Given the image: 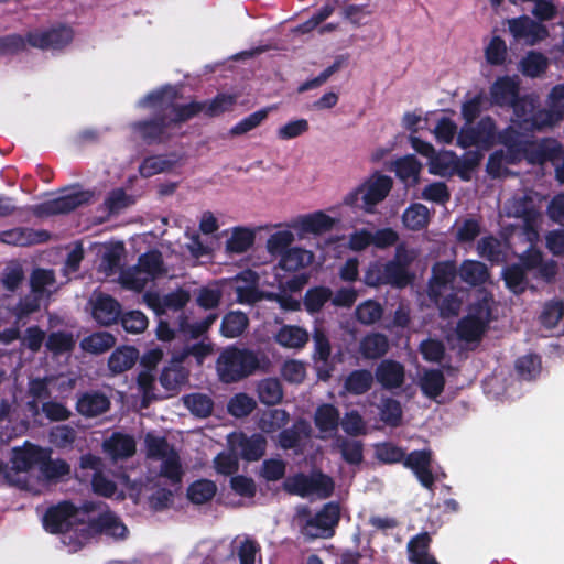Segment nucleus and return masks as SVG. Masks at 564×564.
<instances>
[{"mask_svg":"<svg viewBox=\"0 0 564 564\" xmlns=\"http://www.w3.org/2000/svg\"><path fill=\"white\" fill-rule=\"evenodd\" d=\"M311 425L304 420L297 421L292 429L284 430L279 435V445L284 449L299 448L311 436Z\"/></svg>","mask_w":564,"mask_h":564,"instance_id":"obj_38","label":"nucleus"},{"mask_svg":"<svg viewBox=\"0 0 564 564\" xmlns=\"http://www.w3.org/2000/svg\"><path fill=\"white\" fill-rule=\"evenodd\" d=\"M259 366L256 352L236 347L225 349L216 362L218 377L225 383L236 382L250 376Z\"/></svg>","mask_w":564,"mask_h":564,"instance_id":"obj_9","label":"nucleus"},{"mask_svg":"<svg viewBox=\"0 0 564 564\" xmlns=\"http://www.w3.org/2000/svg\"><path fill=\"white\" fill-rule=\"evenodd\" d=\"M258 395L264 404H276L283 397L280 382L272 378L261 380L258 384Z\"/></svg>","mask_w":564,"mask_h":564,"instance_id":"obj_60","label":"nucleus"},{"mask_svg":"<svg viewBox=\"0 0 564 564\" xmlns=\"http://www.w3.org/2000/svg\"><path fill=\"white\" fill-rule=\"evenodd\" d=\"M458 133L457 124L447 117L440 118L433 129V134L437 142L444 144H451L455 138L457 139Z\"/></svg>","mask_w":564,"mask_h":564,"instance_id":"obj_64","label":"nucleus"},{"mask_svg":"<svg viewBox=\"0 0 564 564\" xmlns=\"http://www.w3.org/2000/svg\"><path fill=\"white\" fill-rule=\"evenodd\" d=\"M380 419L387 425L398 426L402 420V408L399 401L392 398H382L378 405Z\"/></svg>","mask_w":564,"mask_h":564,"instance_id":"obj_58","label":"nucleus"},{"mask_svg":"<svg viewBox=\"0 0 564 564\" xmlns=\"http://www.w3.org/2000/svg\"><path fill=\"white\" fill-rule=\"evenodd\" d=\"M315 260L313 251L302 247L291 248L279 259L278 267L288 272H297L310 267Z\"/></svg>","mask_w":564,"mask_h":564,"instance_id":"obj_35","label":"nucleus"},{"mask_svg":"<svg viewBox=\"0 0 564 564\" xmlns=\"http://www.w3.org/2000/svg\"><path fill=\"white\" fill-rule=\"evenodd\" d=\"M87 528L89 532V539L91 538L93 533L99 532L113 539L123 540L127 538L129 532L128 528L120 520V518L111 511H106L99 514L97 519H91L87 516Z\"/></svg>","mask_w":564,"mask_h":564,"instance_id":"obj_22","label":"nucleus"},{"mask_svg":"<svg viewBox=\"0 0 564 564\" xmlns=\"http://www.w3.org/2000/svg\"><path fill=\"white\" fill-rule=\"evenodd\" d=\"M389 343L382 334H370L360 343V352L365 358H378L388 350Z\"/></svg>","mask_w":564,"mask_h":564,"instance_id":"obj_52","label":"nucleus"},{"mask_svg":"<svg viewBox=\"0 0 564 564\" xmlns=\"http://www.w3.org/2000/svg\"><path fill=\"white\" fill-rule=\"evenodd\" d=\"M540 200L535 193L530 192L509 199L503 207L507 216L522 220L521 229L516 231L512 238H523L529 243L528 249L520 256V263L503 270L506 285L516 294L522 293L531 285V278L549 282L556 274L555 261L545 260L542 252L535 248L542 223Z\"/></svg>","mask_w":564,"mask_h":564,"instance_id":"obj_2","label":"nucleus"},{"mask_svg":"<svg viewBox=\"0 0 564 564\" xmlns=\"http://www.w3.org/2000/svg\"><path fill=\"white\" fill-rule=\"evenodd\" d=\"M332 297V290L326 286L310 289L304 299V305L308 313L319 312L324 304Z\"/></svg>","mask_w":564,"mask_h":564,"instance_id":"obj_62","label":"nucleus"},{"mask_svg":"<svg viewBox=\"0 0 564 564\" xmlns=\"http://www.w3.org/2000/svg\"><path fill=\"white\" fill-rule=\"evenodd\" d=\"M547 109L535 111L529 116L527 131L540 130L551 127L562 120L564 116V84L555 86L549 95Z\"/></svg>","mask_w":564,"mask_h":564,"instance_id":"obj_16","label":"nucleus"},{"mask_svg":"<svg viewBox=\"0 0 564 564\" xmlns=\"http://www.w3.org/2000/svg\"><path fill=\"white\" fill-rule=\"evenodd\" d=\"M139 359V351L130 346L117 348L108 359V367L112 373H121L134 366Z\"/></svg>","mask_w":564,"mask_h":564,"instance_id":"obj_41","label":"nucleus"},{"mask_svg":"<svg viewBox=\"0 0 564 564\" xmlns=\"http://www.w3.org/2000/svg\"><path fill=\"white\" fill-rule=\"evenodd\" d=\"M431 456L430 451H414L404 459V466L412 469L420 482L426 488H431L434 482Z\"/></svg>","mask_w":564,"mask_h":564,"instance_id":"obj_30","label":"nucleus"},{"mask_svg":"<svg viewBox=\"0 0 564 564\" xmlns=\"http://www.w3.org/2000/svg\"><path fill=\"white\" fill-rule=\"evenodd\" d=\"M258 276L251 270H246L234 278L230 285L236 294L237 302L241 304H252L261 299L257 290Z\"/></svg>","mask_w":564,"mask_h":564,"instance_id":"obj_28","label":"nucleus"},{"mask_svg":"<svg viewBox=\"0 0 564 564\" xmlns=\"http://www.w3.org/2000/svg\"><path fill=\"white\" fill-rule=\"evenodd\" d=\"M422 170V164L414 155H405L394 162L397 176L405 184H416Z\"/></svg>","mask_w":564,"mask_h":564,"instance_id":"obj_44","label":"nucleus"},{"mask_svg":"<svg viewBox=\"0 0 564 564\" xmlns=\"http://www.w3.org/2000/svg\"><path fill=\"white\" fill-rule=\"evenodd\" d=\"M122 477H128L122 474L118 476V482L111 479L105 473H95L91 478V487L95 494L105 498L115 500H123L127 496L129 497V488L122 481Z\"/></svg>","mask_w":564,"mask_h":564,"instance_id":"obj_27","label":"nucleus"},{"mask_svg":"<svg viewBox=\"0 0 564 564\" xmlns=\"http://www.w3.org/2000/svg\"><path fill=\"white\" fill-rule=\"evenodd\" d=\"M230 451L247 460H258L265 451L267 441L261 434L248 436L243 433H231L228 436Z\"/></svg>","mask_w":564,"mask_h":564,"instance_id":"obj_19","label":"nucleus"},{"mask_svg":"<svg viewBox=\"0 0 564 564\" xmlns=\"http://www.w3.org/2000/svg\"><path fill=\"white\" fill-rule=\"evenodd\" d=\"M459 276L463 281L471 285H479L487 281V267L478 261L466 260L459 269Z\"/></svg>","mask_w":564,"mask_h":564,"instance_id":"obj_47","label":"nucleus"},{"mask_svg":"<svg viewBox=\"0 0 564 564\" xmlns=\"http://www.w3.org/2000/svg\"><path fill=\"white\" fill-rule=\"evenodd\" d=\"M373 382V376L368 370H355L345 380L344 390L351 394H364Z\"/></svg>","mask_w":564,"mask_h":564,"instance_id":"obj_49","label":"nucleus"},{"mask_svg":"<svg viewBox=\"0 0 564 564\" xmlns=\"http://www.w3.org/2000/svg\"><path fill=\"white\" fill-rule=\"evenodd\" d=\"M48 456H51V451L32 444H25L22 448L13 451L12 464L17 470L26 471L34 466L40 468L41 464Z\"/></svg>","mask_w":564,"mask_h":564,"instance_id":"obj_29","label":"nucleus"},{"mask_svg":"<svg viewBox=\"0 0 564 564\" xmlns=\"http://www.w3.org/2000/svg\"><path fill=\"white\" fill-rule=\"evenodd\" d=\"M215 494L216 485L205 479L193 482L187 490L189 500L197 505L209 501Z\"/></svg>","mask_w":564,"mask_h":564,"instance_id":"obj_63","label":"nucleus"},{"mask_svg":"<svg viewBox=\"0 0 564 564\" xmlns=\"http://www.w3.org/2000/svg\"><path fill=\"white\" fill-rule=\"evenodd\" d=\"M90 306L94 319L102 326L116 323L121 312L120 304L113 297L102 293L91 296Z\"/></svg>","mask_w":564,"mask_h":564,"instance_id":"obj_25","label":"nucleus"},{"mask_svg":"<svg viewBox=\"0 0 564 564\" xmlns=\"http://www.w3.org/2000/svg\"><path fill=\"white\" fill-rule=\"evenodd\" d=\"M249 324L247 315L242 312H230L223 318L221 334L227 338L240 336Z\"/></svg>","mask_w":564,"mask_h":564,"instance_id":"obj_51","label":"nucleus"},{"mask_svg":"<svg viewBox=\"0 0 564 564\" xmlns=\"http://www.w3.org/2000/svg\"><path fill=\"white\" fill-rule=\"evenodd\" d=\"M236 95L219 94L208 102H178V90L175 86H163L147 94L137 106L142 109L162 112V117L150 121H138L132 124L137 138L147 142L165 141L180 132L182 123L197 113L209 117L230 111L236 104Z\"/></svg>","mask_w":564,"mask_h":564,"instance_id":"obj_1","label":"nucleus"},{"mask_svg":"<svg viewBox=\"0 0 564 564\" xmlns=\"http://www.w3.org/2000/svg\"><path fill=\"white\" fill-rule=\"evenodd\" d=\"M180 161L176 155L172 156H151L143 161L140 165V173L144 177L153 176L158 173L169 171Z\"/></svg>","mask_w":564,"mask_h":564,"instance_id":"obj_50","label":"nucleus"},{"mask_svg":"<svg viewBox=\"0 0 564 564\" xmlns=\"http://www.w3.org/2000/svg\"><path fill=\"white\" fill-rule=\"evenodd\" d=\"M431 218V213L426 206L420 203L410 205L402 214V223L409 230H421L425 228Z\"/></svg>","mask_w":564,"mask_h":564,"instance_id":"obj_42","label":"nucleus"},{"mask_svg":"<svg viewBox=\"0 0 564 564\" xmlns=\"http://www.w3.org/2000/svg\"><path fill=\"white\" fill-rule=\"evenodd\" d=\"M144 443L148 459L159 463V475L155 479L147 478L145 484L131 481L129 477H122V481L128 486L129 498L134 503H148L153 510H162L170 505L172 492L161 486V479L164 478L171 484L181 481L183 469L180 456L164 437L154 433H148Z\"/></svg>","mask_w":564,"mask_h":564,"instance_id":"obj_3","label":"nucleus"},{"mask_svg":"<svg viewBox=\"0 0 564 564\" xmlns=\"http://www.w3.org/2000/svg\"><path fill=\"white\" fill-rule=\"evenodd\" d=\"M74 37L72 28L57 25L51 29H39L30 32L24 39L21 35H8L0 39V52L15 53L29 44L40 50L57 51L68 45Z\"/></svg>","mask_w":564,"mask_h":564,"instance_id":"obj_7","label":"nucleus"},{"mask_svg":"<svg viewBox=\"0 0 564 564\" xmlns=\"http://www.w3.org/2000/svg\"><path fill=\"white\" fill-rule=\"evenodd\" d=\"M549 65L547 58L536 52H529L520 62V72L528 77H538L543 74Z\"/></svg>","mask_w":564,"mask_h":564,"instance_id":"obj_53","label":"nucleus"},{"mask_svg":"<svg viewBox=\"0 0 564 564\" xmlns=\"http://www.w3.org/2000/svg\"><path fill=\"white\" fill-rule=\"evenodd\" d=\"M95 253L101 258L99 264L100 270L106 274H112L119 265L120 258L123 253V245L121 242L97 243L93 247Z\"/></svg>","mask_w":564,"mask_h":564,"instance_id":"obj_36","label":"nucleus"},{"mask_svg":"<svg viewBox=\"0 0 564 564\" xmlns=\"http://www.w3.org/2000/svg\"><path fill=\"white\" fill-rule=\"evenodd\" d=\"M314 422L321 438L332 437L338 429L339 411L332 404H322L316 409Z\"/></svg>","mask_w":564,"mask_h":564,"instance_id":"obj_34","label":"nucleus"},{"mask_svg":"<svg viewBox=\"0 0 564 564\" xmlns=\"http://www.w3.org/2000/svg\"><path fill=\"white\" fill-rule=\"evenodd\" d=\"M486 102V98L481 91L475 95L467 94L460 108L465 123L474 122V120L485 109Z\"/></svg>","mask_w":564,"mask_h":564,"instance_id":"obj_56","label":"nucleus"},{"mask_svg":"<svg viewBox=\"0 0 564 564\" xmlns=\"http://www.w3.org/2000/svg\"><path fill=\"white\" fill-rule=\"evenodd\" d=\"M455 276L456 268L451 261L436 263L433 268L430 296L440 305L442 315H455L460 308L462 301L456 295L447 294Z\"/></svg>","mask_w":564,"mask_h":564,"instance_id":"obj_10","label":"nucleus"},{"mask_svg":"<svg viewBox=\"0 0 564 564\" xmlns=\"http://www.w3.org/2000/svg\"><path fill=\"white\" fill-rule=\"evenodd\" d=\"M430 536L427 533H422L413 538L409 544V557L415 564H437L436 561L427 554V546Z\"/></svg>","mask_w":564,"mask_h":564,"instance_id":"obj_46","label":"nucleus"},{"mask_svg":"<svg viewBox=\"0 0 564 564\" xmlns=\"http://www.w3.org/2000/svg\"><path fill=\"white\" fill-rule=\"evenodd\" d=\"M411 147L421 155L429 159V172L437 176H447L457 172L460 161L452 151L436 152L434 147L417 137H410Z\"/></svg>","mask_w":564,"mask_h":564,"instance_id":"obj_14","label":"nucleus"},{"mask_svg":"<svg viewBox=\"0 0 564 564\" xmlns=\"http://www.w3.org/2000/svg\"><path fill=\"white\" fill-rule=\"evenodd\" d=\"M108 398L98 392L83 394L77 401V410L85 416H97L109 409Z\"/></svg>","mask_w":564,"mask_h":564,"instance_id":"obj_40","label":"nucleus"},{"mask_svg":"<svg viewBox=\"0 0 564 564\" xmlns=\"http://www.w3.org/2000/svg\"><path fill=\"white\" fill-rule=\"evenodd\" d=\"M508 28L514 39L523 40L531 45L547 35L544 25L527 15L508 20Z\"/></svg>","mask_w":564,"mask_h":564,"instance_id":"obj_23","label":"nucleus"},{"mask_svg":"<svg viewBox=\"0 0 564 564\" xmlns=\"http://www.w3.org/2000/svg\"><path fill=\"white\" fill-rule=\"evenodd\" d=\"M292 228H283L274 231L269 236L265 242V249L272 257L282 258L292 247L295 241V234L291 230Z\"/></svg>","mask_w":564,"mask_h":564,"instance_id":"obj_39","label":"nucleus"},{"mask_svg":"<svg viewBox=\"0 0 564 564\" xmlns=\"http://www.w3.org/2000/svg\"><path fill=\"white\" fill-rule=\"evenodd\" d=\"M513 123L502 132L497 131L496 121L489 117H482L477 123H464L457 137V145L467 149L476 148L475 152L467 153L464 156V163L468 169L476 166L484 152L492 148L497 142L508 147L510 151L509 162L519 160L522 154L516 150L517 143L513 141V134L517 132Z\"/></svg>","mask_w":564,"mask_h":564,"instance_id":"obj_4","label":"nucleus"},{"mask_svg":"<svg viewBox=\"0 0 564 564\" xmlns=\"http://www.w3.org/2000/svg\"><path fill=\"white\" fill-rule=\"evenodd\" d=\"M534 151L528 152L524 155L530 163H542L546 160L553 161L555 165L556 176L561 183H564V150L558 145L555 140L545 139L530 143Z\"/></svg>","mask_w":564,"mask_h":564,"instance_id":"obj_17","label":"nucleus"},{"mask_svg":"<svg viewBox=\"0 0 564 564\" xmlns=\"http://www.w3.org/2000/svg\"><path fill=\"white\" fill-rule=\"evenodd\" d=\"M102 449L112 460L126 459L135 453L137 443L128 434L113 433L104 441Z\"/></svg>","mask_w":564,"mask_h":564,"instance_id":"obj_31","label":"nucleus"},{"mask_svg":"<svg viewBox=\"0 0 564 564\" xmlns=\"http://www.w3.org/2000/svg\"><path fill=\"white\" fill-rule=\"evenodd\" d=\"M336 223L335 218L318 210L299 216L290 224V227L297 232L300 238H304L306 235H319L329 231Z\"/></svg>","mask_w":564,"mask_h":564,"instance_id":"obj_20","label":"nucleus"},{"mask_svg":"<svg viewBox=\"0 0 564 564\" xmlns=\"http://www.w3.org/2000/svg\"><path fill=\"white\" fill-rule=\"evenodd\" d=\"M283 486L288 492L301 497L316 496L318 498H326L334 489L333 480L321 473H313L311 475L297 474L289 477Z\"/></svg>","mask_w":564,"mask_h":564,"instance_id":"obj_15","label":"nucleus"},{"mask_svg":"<svg viewBox=\"0 0 564 564\" xmlns=\"http://www.w3.org/2000/svg\"><path fill=\"white\" fill-rule=\"evenodd\" d=\"M165 273L161 253L152 250L140 256L137 265L121 272L120 283L126 289L141 291L149 282Z\"/></svg>","mask_w":564,"mask_h":564,"instance_id":"obj_11","label":"nucleus"},{"mask_svg":"<svg viewBox=\"0 0 564 564\" xmlns=\"http://www.w3.org/2000/svg\"><path fill=\"white\" fill-rule=\"evenodd\" d=\"M185 406L196 416L206 417L213 411V400L203 393H192L183 399Z\"/></svg>","mask_w":564,"mask_h":564,"instance_id":"obj_61","label":"nucleus"},{"mask_svg":"<svg viewBox=\"0 0 564 564\" xmlns=\"http://www.w3.org/2000/svg\"><path fill=\"white\" fill-rule=\"evenodd\" d=\"M518 95L519 79L517 76H499L489 88L490 105L511 106L513 108L512 123L527 131L529 116L532 115L538 100L533 96L518 98Z\"/></svg>","mask_w":564,"mask_h":564,"instance_id":"obj_6","label":"nucleus"},{"mask_svg":"<svg viewBox=\"0 0 564 564\" xmlns=\"http://www.w3.org/2000/svg\"><path fill=\"white\" fill-rule=\"evenodd\" d=\"M485 58L489 65L501 66L506 63L508 57V47L506 42L499 37L494 36L485 46Z\"/></svg>","mask_w":564,"mask_h":564,"instance_id":"obj_55","label":"nucleus"},{"mask_svg":"<svg viewBox=\"0 0 564 564\" xmlns=\"http://www.w3.org/2000/svg\"><path fill=\"white\" fill-rule=\"evenodd\" d=\"M116 344V337L108 332H97L87 337H85L80 347L83 350L89 354H104L113 347Z\"/></svg>","mask_w":564,"mask_h":564,"instance_id":"obj_45","label":"nucleus"},{"mask_svg":"<svg viewBox=\"0 0 564 564\" xmlns=\"http://www.w3.org/2000/svg\"><path fill=\"white\" fill-rule=\"evenodd\" d=\"M477 250L481 257L500 262L506 259L507 245L492 237H486L478 242Z\"/></svg>","mask_w":564,"mask_h":564,"instance_id":"obj_54","label":"nucleus"},{"mask_svg":"<svg viewBox=\"0 0 564 564\" xmlns=\"http://www.w3.org/2000/svg\"><path fill=\"white\" fill-rule=\"evenodd\" d=\"M90 198L88 192L72 189L57 198L45 202L39 207L41 214H58L68 213L76 207L87 203Z\"/></svg>","mask_w":564,"mask_h":564,"instance_id":"obj_26","label":"nucleus"},{"mask_svg":"<svg viewBox=\"0 0 564 564\" xmlns=\"http://www.w3.org/2000/svg\"><path fill=\"white\" fill-rule=\"evenodd\" d=\"M214 347L210 341L203 340L191 346H186L181 351L172 354V360L182 364L186 357L193 356L198 365L203 364L205 358L213 354Z\"/></svg>","mask_w":564,"mask_h":564,"instance_id":"obj_48","label":"nucleus"},{"mask_svg":"<svg viewBox=\"0 0 564 564\" xmlns=\"http://www.w3.org/2000/svg\"><path fill=\"white\" fill-rule=\"evenodd\" d=\"M256 230L237 226L227 231L225 251L228 254H241L248 251L254 242Z\"/></svg>","mask_w":564,"mask_h":564,"instance_id":"obj_33","label":"nucleus"},{"mask_svg":"<svg viewBox=\"0 0 564 564\" xmlns=\"http://www.w3.org/2000/svg\"><path fill=\"white\" fill-rule=\"evenodd\" d=\"M513 141L517 143L516 150L520 151L522 156L514 162H509L508 159L510 156V151H509L508 147H506V152L505 151H496L495 153H492L490 155L488 164H487V171L490 175H492L495 177H500V176L505 175L506 173H508V169H507L508 165L514 164V163L521 161L522 159L528 160V158L524 155L525 150L528 152L534 151V148L530 147V143H534V141L525 139L523 135L519 134L518 132H516L513 134Z\"/></svg>","mask_w":564,"mask_h":564,"instance_id":"obj_21","label":"nucleus"},{"mask_svg":"<svg viewBox=\"0 0 564 564\" xmlns=\"http://www.w3.org/2000/svg\"><path fill=\"white\" fill-rule=\"evenodd\" d=\"M308 333L305 328L296 325H283L274 335V340L282 347L289 349H301L308 341Z\"/></svg>","mask_w":564,"mask_h":564,"instance_id":"obj_37","label":"nucleus"},{"mask_svg":"<svg viewBox=\"0 0 564 564\" xmlns=\"http://www.w3.org/2000/svg\"><path fill=\"white\" fill-rule=\"evenodd\" d=\"M57 290L54 274L50 270L36 269L31 275V294L17 308V317L32 313L40 308L52 293Z\"/></svg>","mask_w":564,"mask_h":564,"instance_id":"obj_13","label":"nucleus"},{"mask_svg":"<svg viewBox=\"0 0 564 564\" xmlns=\"http://www.w3.org/2000/svg\"><path fill=\"white\" fill-rule=\"evenodd\" d=\"M185 380V370L181 367V364L173 362L172 359L171 366L166 367L160 377L161 384L170 392L176 391Z\"/></svg>","mask_w":564,"mask_h":564,"instance_id":"obj_59","label":"nucleus"},{"mask_svg":"<svg viewBox=\"0 0 564 564\" xmlns=\"http://www.w3.org/2000/svg\"><path fill=\"white\" fill-rule=\"evenodd\" d=\"M289 422V413L282 409H273L264 412L260 419L259 427L264 433H274Z\"/></svg>","mask_w":564,"mask_h":564,"instance_id":"obj_57","label":"nucleus"},{"mask_svg":"<svg viewBox=\"0 0 564 564\" xmlns=\"http://www.w3.org/2000/svg\"><path fill=\"white\" fill-rule=\"evenodd\" d=\"M419 386L423 394L435 400L444 390L445 379L441 370H424L419 378Z\"/></svg>","mask_w":564,"mask_h":564,"instance_id":"obj_43","label":"nucleus"},{"mask_svg":"<svg viewBox=\"0 0 564 564\" xmlns=\"http://www.w3.org/2000/svg\"><path fill=\"white\" fill-rule=\"evenodd\" d=\"M339 506L327 503L314 518L308 520L302 532L308 538H327L333 533V528L339 520Z\"/></svg>","mask_w":564,"mask_h":564,"instance_id":"obj_18","label":"nucleus"},{"mask_svg":"<svg viewBox=\"0 0 564 564\" xmlns=\"http://www.w3.org/2000/svg\"><path fill=\"white\" fill-rule=\"evenodd\" d=\"M189 299V293L182 289L175 290L165 295L155 293L144 294V301L156 312V314H165L170 311L176 312L182 310L188 303Z\"/></svg>","mask_w":564,"mask_h":564,"instance_id":"obj_24","label":"nucleus"},{"mask_svg":"<svg viewBox=\"0 0 564 564\" xmlns=\"http://www.w3.org/2000/svg\"><path fill=\"white\" fill-rule=\"evenodd\" d=\"M43 525L46 531L62 535V543L68 552L78 551L89 540L87 511L66 501L46 511Z\"/></svg>","mask_w":564,"mask_h":564,"instance_id":"obj_5","label":"nucleus"},{"mask_svg":"<svg viewBox=\"0 0 564 564\" xmlns=\"http://www.w3.org/2000/svg\"><path fill=\"white\" fill-rule=\"evenodd\" d=\"M491 297L487 294L481 300L469 307L468 314L459 321L456 328V335L459 343L464 346L478 344L490 322Z\"/></svg>","mask_w":564,"mask_h":564,"instance_id":"obj_12","label":"nucleus"},{"mask_svg":"<svg viewBox=\"0 0 564 564\" xmlns=\"http://www.w3.org/2000/svg\"><path fill=\"white\" fill-rule=\"evenodd\" d=\"M377 381L388 390L400 388L405 378L404 367L394 360L386 359L376 369Z\"/></svg>","mask_w":564,"mask_h":564,"instance_id":"obj_32","label":"nucleus"},{"mask_svg":"<svg viewBox=\"0 0 564 564\" xmlns=\"http://www.w3.org/2000/svg\"><path fill=\"white\" fill-rule=\"evenodd\" d=\"M393 180L381 172H375L343 197V204L366 214H375L377 206L390 194Z\"/></svg>","mask_w":564,"mask_h":564,"instance_id":"obj_8","label":"nucleus"}]
</instances>
